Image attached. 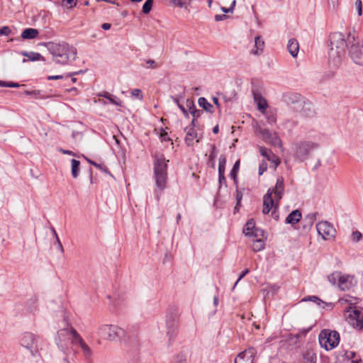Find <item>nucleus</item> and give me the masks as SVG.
Listing matches in <instances>:
<instances>
[{"label":"nucleus","mask_w":363,"mask_h":363,"mask_svg":"<svg viewBox=\"0 0 363 363\" xmlns=\"http://www.w3.org/2000/svg\"><path fill=\"white\" fill-rule=\"evenodd\" d=\"M46 46L54 61L57 64L67 65L76 59L77 54L76 48L66 42H49Z\"/></svg>","instance_id":"1"},{"label":"nucleus","mask_w":363,"mask_h":363,"mask_svg":"<svg viewBox=\"0 0 363 363\" xmlns=\"http://www.w3.org/2000/svg\"><path fill=\"white\" fill-rule=\"evenodd\" d=\"M330 42L329 57L336 65L345 57L346 48H348L347 34L344 35L339 32L333 33L330 36Z\"/></svg>","instance_id":"2"},{"label":"nucleus","mask_w":363,"mask_h":363,"mask_svg":"<svg viewBox=\"0 0 363 363\" xmlns=\"http://www.w3.org/2000/svg\"><path fill=\"white\" fill-rule=\"evenodd\" d=\"M163 155H156L154 160V179L157 190L155 191L156 199L158 200L162 191L166 188L167 180V163Z\"/></svg>","instance_id":"3"},{"label":"nucleus","mask_w":363,"mask_h":363,"mask_svg":"<svg viewBox=\"0 0 363 363\" xmlns=\"http://www.w3.org/2000/svg\"><path fill=\"white\" fill-rule=\"evenodd\" d=\"M96 337L104 340H115L131 338L125 330L116 325L103 324L96 331Z\"/></svg>","instance_id":"4"},{"label":"nucleus","mask_w":363,"mask_h":363,"mask_svg":"<svg viewBox=\"0 0 363 363\" xmlns=\"http://www.w3.org/2000/svg\"><path fill=\"white\" fill-rule=\"evenodd\" d=\"M347 40L350 58L356 65L363 66V43L354 31L347 33Z\"/></svg>","instance_id":"5"},{"label":"nucleus","mask_w":363,"mask_h":363,"mask_svg":"<svg viewBox=\"0 0 363 363\" xmlns=\"http://www.w3.org/2000/svg\"><path fill=\"white\" fill-rule=\"evenodd\" d=\"M255 133L259 135L263 141L274 147L282 146L281 140L278 134L264 127V125L257 124L255 127Z\"/></svg>","instance_id":"6"},{"label":"nucleus","mask_w":363,"mask_h":363,"mask_svg":"<svg viewBox=\"0 0 363 363\" xmlns=\"http://www.w3.org/2000/svg\"><path fill=\"white\" fill-rule=\"evenodd\" d=\"M57 346L66 354L74 353L80 347L86 358L91 356V350L85 342H58Z\"/></svg>","instance_id":"7"},{"label":"nucleus","mask_w":363,"mask_h":363,"mask_svg":"<svg viewBox=\"0 0 363 363\" xmlns=\"http://www.w3.org/2000/svg\"><path fill=\"white\" fill-rule=\"evenodd\" d=\"M317 145L310 141H299L294 144L293 150L296 157L300 160H305L310 152L316 148Z\"/></svg>","instance_id":"8"},{"label":"nucleus","mask_w":363,"mask_h":363,"mask_svg":"<svg viewBox=\"0 0 363 363\" xmlns=\"http://www.w3.org/2000/svg\"><path fill=\"white\" fill-rule=\"evenodd\" d=\"M295 101L294 108L299 112L304 117H311L314 115V109L311 102L306 101L303 98L298 95H294Z\"/></svg>","instance_id":"9"},{"label":"nucleus","mask_w":363,"mask_h":363,"mask_svg":"<svg viewBox=\"0 0 363 363\" xmlns=\"http://www.w3.org/2000/svg\"><path fill=\"white\" fill-rule=\"evenodd\" d=\"M347 320L349 323L358 330H363V314L355 307L349 306L346 310Z\"/></svg>","instance_id":"10"},{"label":"nucleus","mask_w":363,"mask_h":363,"mask_svg":"<svg viewBox=\"0 0 363 363\" xmlns=\"http://www.w3.org/2000/svg\"><path fill=\"white\" fill-rule=\"evenodd\" d=\"M316 230L324 240L333 239L336 230L333 225L328 221H320L316 224Z\"/></svg>","instance_id":"11"},{"label":"nucleus","mask_w":363,"mask_h":363,"mask_svg":"<svg viewBox=\"0 0 363 363\" xmlns=\"http://www.w3.org/2000/svg\"><path fill=\"white\" fill-rule=\"evenodd\" d=\"M355 353L352 351L342 350L336 352V358L338 361H342L343 363H359V359H354Z\"/></svg>","instance_id":"12"},{"label":"nucleus","mask_w":363,"mask_h":363,"mask_svg":"<svg viewBox=\"0 0 363 363\" xmlns=\"http://www.w3.org/2000/svg\"><path fill=\"white\" fill-rule=\"evenodd\" d=\"M268 191H272V195L274 194V199L277 203L282 199L284 193V179L282 177H279L277 179L275 186L272 189H269Z\"/></svg>","instance_id":"13"},{"label":"nucleus","mask_w":363,"mask_h":363,"mask_svg":"<svg viewBox=\"0 0 363 363\" xmlns=\"http://www.w3.org/2000/svg\"><path fill=\"white\" fill-rule=\"evenodd\" d=\"M279 206L276 200L272 197V191H267V194L263 197V209L264 214H267L273 208L276 209Z\"/></svg>","instance_id":"14"},{"label":"nucleus","mask_w":363,"mask_h":363,"mask_svg":"<svg viewBox=\"0 0 363 363\" xmlns=\"http://www.w3.org/2000/svg\"><path fill=\"white\" fill-rule=\"evenodd\" d=\"M244 233L247 236H254L256 238L262 237L264 231L255 227L253 219L250 220L245 225L243 230Z\"/></svg>","instance_id":"15"},{"label":"nucleus","mask_w":363,"mask_h":363,"mask_svg":"<svg viewBox=\"0 0 363 363\" xmlns=\"http://www.w3.org/2000/svg\"><path fill=\"white\" fill-rule=\"evenodd\" d=\"M186 133L185 143L188 146H192L195 143H199L201 137L199 136L195 128L193 127H186L184 129Z\"/></svg>","instance_id":"16"},{"label":"nucleus","mask_w":363,"mask_h":363,"mask_svg":"<svg viewBox=\"0 0 363 363\" xmlns=\"http://www.w3.org/2000/svg\"><path fill=\"white\" fill-rule=\"evenodd\" d=\"M259 151L263 157H264L268 161L271 162L272 164H274V169H276L278 165L280 164L281 160L280 159L276 156L271 150L263 147L259 146Z\"/></svg>","instance_id":"17"},{"label":"nucleus","mask_w":363,"mask_h":363,"mask_svg":"<svg viewBox=\"0 0 363 363\" xmlns=\"http://www.w3.org/2000/svg\"><path fill=\"white\" fill-rule=\"evenodd\" d=\"M354 277L341 273L337 283L339 289L342 291L350 289L354 284Z\"/></svg>","instance_id":"18"},{"label":"nucleus","mask_w":363,"mask_h":363,"mask_svg":"<svg viewBox=\"0 0 363 363\" xmlns=\"http://www.w3.org/2000/svg\"><path fill=\"white\" fill-rule=\"evenodd\" d=\"M340 340V336L337 331L329 329L322 330L318 335V340Z\"/></svg>","instance_id":"19"},{"label":"nucleus","mask_w":363,"mask_h":363,"mask_svg":"<svg viewBox=\"0 0 363 363\" xmlns=\"http://www.w3.org/2000/svg\"><path fill=\"white\" fill-rule=\"evenodd\" d=\"M257 354V351L254 347H249L245 351L240 352L237 357H240L244 361L254 363V360Z\"/></svg>","instance_id":"20"},{"label":"nucleus","mask_w":363,"mask_h":363,"mask_svg":"<svg viewBox=\"0 0 363 363\" xmlns=\"http://www.w3.org/2000/svg\"><path fill=\"white\" fill-rule=\"evenodd\" d=\"M254 100L255 104H257L258 110L264 113L266 111V109L268 106L267 100L263 98L259 94H254Z\"/></svg>","instance_id":"21"},{"label":"nucleus","mask_w":363,"mask_h":363,"mask_svg":"<svg viewBox=\"0 0 363 363\" xmlns=\"http://www.w3.org/2000/svg\"><path fill=\"white\" fill-rule=\"evenodd\" d=\"M66 333L67 340H82L79 333L72 328L68 327L60 330V334Z\"/></svg>","instance_id":"22"},{"label":"nucleus","mask_w":363,"mask_h":363,"mask_svg":"<svg viewBox=\"0 0 363 363\" xmlns=\"http://www.w3.org/2000/svg\"><path fill=\"white\" fill-rule=\"evenodd\" d=\"M301 213L299 210H294L288 215L286 218V223L294 225L300 221L301 219Z\"/></svg>","instance_id":"23"},{"label":"nucleus","mask_w":363,"mask_h":363,"mask_svg":"<svg viewBox=\"0 0 363 363\" xmlns=\"http://www.w3.org/2000/svg\"><path fill=\"white\" fill-rule=\"evenodd\" d=\"M287 49L293 57L297 56L299 50V45L296 40L290 39L287 44Z\"/></svg>","instance_id":"24"},{"label":"nucleus","mask_w":363,"mask_h":363,"mask_svg":"<svg viewBox=\"0 0 363 363\" xmlns=\"http://www.w3.org/2000/svg\"><path fill=\"white\" fill-rule=\"evenodd\" d=\"M264 47V42L262 40L260 36H257L255 38V48L251 50V53L255 55H259L262 53Z\"/></svg>","instance_id":"25"},{"label":"nucleus","mask_w":363,"mask_h":363,"mask_svg":"<svg viewBox=\"0 0 363 363\" xmlns=\"http://www.w3.org/2000/svg\"><path fill=\"white\" fill-rule=\"evenodd\" d=\"M98 96L104 97L109 101L110 103L116 105V106H121V101L117 98L116 96H113V94H110L108 91H103L101 93H99Z\"/></svg>","instance_id":"26"},{"label":"nucleus","mask_w":363,"mask_h":363,"mask_svg":"<svg viewBox=\"0 0 363 363\" xmlns=\"http://www.w3.org/2000/svg\"><path fill=\"white\" fill-rule=\"evenodd\" d=\"M301 363H316V355L311 350H307L303 353V360Z\"/></svg>","instance_id":"27"},{"label":"nucleus","mask_w":363,"mask_h":363,"mask_svg":"<svg viewBox=\"0 0 363 363\" xmlns=\"http://www.w3.org/2000/svg\"><path fill=\"white\" fill-rule=\"evenodd\" d=\"M38 35V30L35 28H26L25 29L22 33L21 37L23 39H34Z\"/></svg>","instance_id":"28"},{"label":"nucleus","mask_w":363,"mask_h":363,"mask_svg":"<svg viewBox=\"0 0 363 363\" xmlns=\"http://www.w3.org/2000/svg\"><path fill=\"white\" fill-rule=\"evenodd\" d=\"M199 105L202 107L205 111L213 113V106L204 98L201 97L198 100Z\"/></svg>","instance_id":"29"},{"label":"nucleus","mask_w":363,"mask_h":363,"mask_svg":"<svg viewBox=\"0 0 363 363\" xmlns=\"http://www.w3.org/2000/svg\"><path fill=\"white\" fill-rule=\"evenodd\" d=\"M318 213H311L308 214L305 218L304 222L307 223V226L308 229H311L313 226L314 222L317 219Z\"/></svg>","instance_id":"30"},{"label":"nucleus","mask_w":363,"mask_h":363,"mask_svg":"<svg viewBox=\"0 0 363 363\" xmlns=\"http://www.w3.org/2000/svg\"><path fill=\"white\" fill-rule=\"evenodd\" d=\"M22 55L23 56H26L28 58V60L30 61H38V60H42L43 57H42V55L38 53V52H22Z\"/></svg>","instance_id":"31"},{"label":"nucleus","mask_w":363,"mask_h":363,"mask_svg":"<svg viewBox=\"0 0 363 363\" xmlns=\"http://www.w3.org/2000/svg\"><path fill=\"white\" fill-rule=\"evenodd\" d=\"M340 342H319L320 346L324 348L326 351H330L336 348Z\"/></svg>","instance_id":"32"},{"label":"nucleus","mask_w":363,"mask_h":363,"mask_svg":"<svg viewBox=\"0 0 363 363\" xmlns=\"http://www.w3.org/2000/svg\"><path fill=\"white\" fill-rule=\"evenodd\" d=\"M72 174L74 178H77L79 172V161L72 159Z\"/></svg>","instance_id":"33"},{"label":"nucleus","mask_w":363,"mask_h":363,"mask_svg":"<svg viewBox=\"0 0 363 363\" xmlns=\"http://www.w3.org/2000/svg\"><path fill=\"white\" fill-rule=\"evenodd\" d=\"M264 242L261 238L255 240L252 244V250L255 252H259L264 249Z\"/></svg>","instance_id":"34"},{"label":"nucleus","mask_w":363,"mask_h":363,"mask_svg":"<svg viewBox=\"0 0 363 363\" xmlns=\"http://www.w3.org/2000/svg\"><path fill=\"white\" fill-rule=\"evenodd\" d=\"M265 116V118L267 120V123L270 125H273L277 122V118L275 115L272 112H266L263 113Z\"/></svg>","instance_id":"35"},{"label":"nucleus","mask_w":363,"mask_h":363,"mask_svg":"<svg viewBox=\"0 0 363 363\" xmlns=\"http://www.w3.org/2000/svg\"><path fill=\"white\" fill-rule=\"evenodd\" d=\"M341 272H335L332 274H330L328 277V281L332 284L333 285L336 284L337 281H339V277H340Z\"/></svg>","instance_id":"36"},{"label":"nucleus","mask_w":363,"mask_h":363,"mask_svg":"<svg viewBox=\"0 0 363 363\" xmlns=\"http://www.w3.org/2000/svg\"><path fill=\"white\" fill-rule=\"evenodd\" d=\"M153 4V0H147L143 6V12L145 14L150 13Z\"/></svg>","instance_id":"37"},{"label":"nucleus","mask_w":363,"mask_h":363,"mask_svg":"<svg viewBox=\"0 0 363 363\" xmlns=\"http://www.w3.org/2000/svg\"><path fill=\"white\" fill-rule=\"evenodd\" d=\"M239 167H240V160H238L233 165L231 171H230V177L231 178H233V179H235L236 178V175H237V173L238 172V169H239Z\"/></svg>","instance_id":"38"},{"label":"nucleus","mask_w":363,"mask_h":363,"mask_svg":"<svg viewBox=\"0 0 363 363\" xmlns=\"http://www.w3.org/2000/svg\"><path fill=\"white\" fill-rule=\"evenodd\" d=\"M143 66L146 69H155L159 67V65L153 60H147Z\"/></svg>","instance_id":"39"},{"label":"nucleus","mask_w":363,"mask_h":363,"mask_svg":"<svg viewBox=\"0 0 363 363\" xmlns=\"http://www.w3.org/2000/svg\"><path fill=\"white\" fill-rule=\"evenodd\" d=\"M303 301H313L316 303L318 305H320V303H324V302L320 300L318 297L315 296H309L308 297H305L302 300Z\"/></svg>","instance_id":"40"},{"label":"nucleus","mask_w":363,"mask_h":363,"mask_svg":"<svg viewBox=\"0 0 363 363\" xmlns=\"http://www.w3.org/2000/svg\"><path fill=\"white\" fill-rule=\"evenodd\" d=\"M235 5H236V0H232L231 4L229 8H225L224 6H222V7H220V10L224 13H233L234 11Z\"/></svg>","instance_id":"41"},{"label":"nucleus","mask_w":363,"mask_h":363,"mask_svg":"<svg viewBox=\"0 0 363 363\" xmlns=\"http://www.w3.org/2000/svg\"><path fill=\"white\" fill-rule=\"evenodd\" d=\"M21 85L15 83V82H5V81H0V86L1 87H13V88H17L21 86Z\"/></svg>","instance_id":"42"},{"label":"nucleus","mask_w":363,"mask_h":363,"mask_svg":"<svg viewBox=\"0 0 363 363\" xmlns=\"http://www.w3.org/2000/svg\"><path fill=\"white\" fill-rule=\"evenodd\" d=\"M27 342V344L23 345V346L24 347H26V349H28V350H30L32 355H34L35 353L36 352V350H35L36 346L35 345V342Z\"/></svg>","instance_id":"43"},{"label":"nucleus","mask_w":363,"mask_h":363,"mask_svg":"<svg viewBox=\"0 0 363 363\" xmlns=\"http://www.w3.org/2000/svg\"><path fill=\"white\" fill-rule=\"evenodd\" d=\"M52 232L53 233V235L55 236V239H56V244L57 245V249L62 252L63 253L64 252V248H63V246L57 236V234L55 231V230L52 228Z\"/></svg>","instance_id":"44"},{"label":"nucleus","mask_w":363,"mask_h":363,"mask_svg":"<svg viewBox=\"0 0 363 363\" xmlns=\"http://www.w3.org/2000/svg\"><path fill=\"white\" fill-rule=\"evenodd\" d=\"M186 108L189 111V113H192L194 110L196 109L194 101L191 99H187L186 101Z\"/></svg>","instance_id":"45"},{"label":"nucleus","mask_w":363,"mask_h":363,"mask_svg":"<svg viewBox=\"0 0 363 363\" xmlns=\"http://www.w3.org/2000/svg\"><path fill=\"white\" fill-rule=\"evenodd\" d=\"M311 328H308V329H303L299 333L294 335V337L297 339L306 338L307 333L311 330Z\"/></svg>","instance_id":"46"},{"label":"nucleus","mask_w":363,"mask_h":363,"mask_svg":"<svg viewBox=\"0 0 363 363\" xmlns=\"http://www.w3.org/2000/svg\"><path fill=\"white\" fill-rule=\"evenodd\" d=\"M172 363H186V359L185 355L182 354H177L174 357Z\"/></svg>","instance_id":"47"},{"label":"nucleus","mask_w":363,"mask_h":363,"mask_svg":"<svg viewBox=\"0 0 363 363\" xmlns=\"http://www.w3.org/2000/svg\"><path fill=\"white\" fill-rule=\"evenodd\" d=\"M362 235L359 231H354L351 235V239L354 242H358L362 239Z\"/></svg>","instance_id":"48"},{"label":"nucleus","mask_w":363,"mask_h":363,"mask_svg":"<svg viewBox=\"0 0 363 363\" xmlns=\"http://www.w3.org/2000/svg\"><path fill=\"white\" fill-rule=\"evenodd\" d=\"M131 95L133 97L138 99L139 100L143 99V94L140 89H135L131 91Z\"/></svg>","instance_id":"49"},{"label":"nucleus","mask_w":363,"mask_h":363,"mask_svg":"<svg viewBox=\"0 0 363 363\" xmlns=\"http://www.w3.org/2000/svg\"><path fill=\"white\" fill-rule=\"evenodd\" d=\"M177 333V330L176 327L174 326V323H172V328L169 329V330L167 331V335H169V338L172 339V338L175 337Z\"/></svg>","instance_id":"50"},{"label":"nucleus","mask_w":363,"mask_h":363,"mask_svg":"<svg viewBox=\"0 0 363 363\" xmlns=\"http://www.w3.org/2000/svg\"><path fill=\"white\" fill-rule=\"evenodd\" d=\"M355 9L357 11V13L359 16L362 14V3L361 0H356L354 2Z\"/></svg>","instance_id":"51"},{"label":"nucleus","mask_w":363,"mask_h":363,"mask_svg":"<svg viewBox=\"0 0 363 363\" xmlns=\"http://www.w3.org/2000/svg\"><path fill=\"white\" fill-rule=\"evenodd\" d=\"M90 164H91L92 165H94L96 168L99 169L100 170L106 172V174H110V172L107 169L106 167L104 166V164H98V163H96L95 162H90Z\"/></svg>","instance_id":"52"},{"label":"nucleus","mask_w":363,"mask_h":363,"mask_svg":"<svg viewBox=\"0 0 363 363\" xmlns=\"http://www.w3.org/2000/svg\"><path fill=\"white\" fill-rule=\"evenodd\" d=\"M267 169V164L266 162L263 161L260 163L259 167V175H262L264 172Z\"/></svg>","instance_id":"53"},{"label":"nucleus","mask_w":363,"mask_h":363,"mask_svg":"<svg viewBox=\"0 0 363 363\" xmlns=\"http://www.w3.org/2000/svg\"><path fill=\"white\" fill-rule=\"evenodd\" d=\"M356 300H357L356 298H352L351 299H347V298H340L339 300V302L341 303H348L350 305H352V304H355L356 303V302H355Z\"/></svg>","instance_id":"54"},{"label":"nucleus","mask_w":363,"mask_h":363,"mask_svg":"<svg viewBox=\"0 0 363 363\" xmlns=\"http://www.w3.org/2000/svg\"><path fill=\"white\" fill-rule=\"evenodd\" d=\"M11 33V29L8 26H4L0 28V35H9Z\"/></svg>","instance_id":"55"},{"label":"nucleus","mask_w":363,"mask_h":363,"mask_svg":"<svg viewBox=\"0 0 363 363\" xmlns=\"http://www.w3.org/2000/svg\"><path fill=\"white\" fill-rule=\"evenodd\" d=\"M172 3L174 6L183 8L185 6V3L182 0H172Z\"/></svg>","instance_id":"56"},{"label":"nucleus","mask_w":363,"mask_h":363,"mask_svg":"<svg viewBox=\"0 0 363 363\" xmlns=\"http://www.w3.org/2000/svg\"><path fill=\"white\" fill-rule=\"evenodd\" d=\"M25 94H27V95H32V96H35V98H38V96L41 97L40 96V91H38V90L26 91Z\"/></svg>","instance_id":"57"},{"label":"nucleus","mask_w":363,"mask_h":363,"mask_svg":"<svg viewBox=\"0 0 363 363\" xmlns=\"http://www.w3.org/2000/svg\"><path fill=\"white\" fill-rule=\"evenodd\" d=\"M228 16L225 14H217L215 16L216 21H222L227 19Z\"/></svg>","instance_id":"58"},{"label":"nucleus","mask_w":363,"mask_h":363,"mask_svg":"<svg viewBox=\"0 0 363 363\" xmlns=\"http://www.w3.org/2000/svg\"><path fill=\"white\" fill-rule=\"evenodd\" d=\"M63 2L68 6L69 7L72 8L74 6L77 4V0H63Z\"/></svg>","instance_id":"59"},{"label":"nucleus","mask_w":363,"mask_h":363,"mask_svg":"<svg viewBox=\"0 0 363 363\" xmlns=\"http://www.w3.org/2000/svg\"><path fill=\"white\" fill-rule=\"evenodd\" d=\"M248 273H249V270L247 269L242 272V274L239 276L238 279L235 283L233 289L235 287V286L238 284V283Z\"/></svg>","instance_id":"60"},{"label":"nucleus","mask_w":363,"mask_h":363,"mask_svg":"<svg viewBox=\"0 0 363 363\" xmlns=\"http://www.w3.org/2000/svg\"><path fill=\"white\" fill-rule=\"evenodd\" d=\"M202 113H203L202 111L195 109V110L193 111L192 113H191V114L192 115L193 118L196 119V118H198L201 116V114Z\"/></svg>","instance_id":"61"},{"label":"nucleus","mask_w":363,"mask_h":363,"mask_svg":"<svg viewBox=\"0 0 363 363\" xmlns=\"http://www.w3.org/2000/svg\"><path fill=\"white\" fill-rule=\"evenodd\" d=\"M179 108H180V110L182 111V112L183 113V114L184 115V116L186 118H188L189 117V111L187 110V108L186 107H184L183 105H179Z\"/></svg>","instance_id":"62"},{"label":"nucleus","mask_w":363,"mask_h":363,"mask_svg":"<svg viewBox=\"0 0 363 363\" xmlns=\"http://www.w3.org/2000/svg\"><path fill=\"white\" fill-rule=\"evenodd\" d=\"M62 75H51L48 77V80H55V79H62Z\"/></svg>","instance_id":"63"},{"label":"nucleus","mask_w":363,"mask_h":363,"mask_svg":"<svg viewBox=\"0 0 363 363\" xmlns=\"http://www.w3.org/2000/svg\"><path fill=\"white\" fill-rule=\"evenodd\" d=\"M226 159L224 156H220L219 158V164L218 165L225 166Z\"/></svg>","instance_id":"64"}]
</instances>
